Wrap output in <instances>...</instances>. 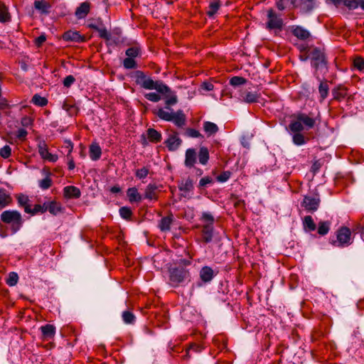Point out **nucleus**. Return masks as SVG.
<instances>
[{"label": "nucleus", "mask_w": 364, "mask_h": 364, "mask_svg": "<svg viewBox=\"0 0 364 364\" xmlns=\"http://www.w3.org/2000/svg\"><path fill=\"white\" fill-rule=\"evenodd\" d=\"M137 83L146 90H156L161 94L165 100V107L159 108L153 112L161 119L166 122H172L178 127H183L186 122V117L183 110L178 109L173 112L171 106L178 103V97L176 92L164 84L161 80L154 81L140 70L136 72Z\"/></svg>", "instance_id": "f257e3e1"}, {"label": "nucleus", "mask_w": 364, "mask_h": 364, "mask_svg": "<svg viewBox=\"0 0 364 364\" xmlns=\"http://www.w3.org/2000/svg\"><path fill=\"white\" fill-rule=\"evenodd\" d=\"M316 124V119L309 115L297 112L292 115V119L289 124L291 132H302L309 130Z\"/></svg>", "instance_id": "f03ea898"}, {"label": "nucleus", "mask_w": 364, "mask_h": 364, "mask_svg": "<svg viewBox=\"0 0 364 364\" xmlns=\"http://www.w3.org/2000/svg\"><path fill=\"white\" fill-rule=\"evenodd\" d=\"M200 220L203 223L201 225V241L207 244L213 240L214 218L210 213L204 212Z\"/></svg>", "instance_id": "7ed1b4c3"}, {"label": "nucleus", "mask_w": 364, "mask_h": 364, "mask_svg": "<svg viewBox=\"0 0 364 364\" xmlns=\"http://www.w3.org/2000/svg\"><path fill=\"white\" fill-rule=\"evenodd\" d=\"M191 280V274L186 268L183 267H177L169 269L170 284L176 287L186 281Z\"/></svg>", "instance_id": "20e7f679"}, {"label": "nucleus", "mask_w": 364, "mask_h": 364, "mask_svg": "<svg viewBox=\"0 0 364 364\" xmlns=\"http://www.w3.org/2000/svg\"><path fill=\"white\" fill-rule=\"evenodd\" d=\"M1 220L4 223L11 224V230L16 233L23 224L21 213L17 210H5L1 214Z\"/></svg>", "instance_id": "39448f33"}, {"label": "nucleus", "mask_w": 364, "mask_h": 364, "mask_svg": "<svg viewBox=\"0 0 364 364\" xmlns=\"http://www.w3.org/2000/svg\"><path fill=\"white\" fill-rule=\"evenodd\" d=\"M311 65L316 71L326 70L327 60L323 50L313 47L309 53Z\"/></svg>", "instance_id": "423d86ee"}, {"label": "nucleus", "mask_w": 364, "mask_h": 364, "mask_svg": "<svg viewBox=\"0 0 364 364\" xmlns=\"http://www.w3.org/2000/svg\"><path fill=\"white\" fill-rule=\"evenodd\" d=\"M332 244L336 247H346L351 244V232L347 227H341L336 232V240Z\"/></svg>", "instance_id": "0eeeda50"}, {"label": "nucleus", "mask_w": 364, "mask_h": 364, "mask_svg": "<svg viewBox=\"0 0 364 364\" xmlns=\"http://www.w3.org/2000/svg\"><path fill=\"white\" fill-rule=\"evenodd\" d=\"M267 29L275 30L278 31H281L282 30L284 26L283 19L279 16H278L272 9H270L267 11Z\"/></svg>", "instance_id": "6e6552de"}, {"label": "nucleus", "mask_w": 364, "mask_h": 364, "mask_svg": "<svg viewBox=\"0 0 364 364\" xmlns=\"http://www.w3.org/2000/svg\"><path fill=\"white\" fill-rule=\"evenodd\" d=\"M161 134L154 128H149L146 130V134L141 136V142L143 145H146L148 142L159 143L161 141Z\"/></svg>", "instance_id": "1a4fd4ad"}, {"label": "nucleus", "mask_w": 364, "mask_h": 364, "mask_svg": "<svg viewBox=\"0 0 364 364\" xmlns=\"http://www.w3.org/2000/svg\"><path fill=\"white\" fill-rule=\"evenodd\" d=\"M193 181L191 178L182 179L178 183V189L181 192V196L184 198H191L194 188Z\"/></svg>", "instance_id": "9d476101"}, {"label": "nucleus", "mask_w": 364, "mask_h": 364, "mask_svg": "<svg viewBox=\"0 0 364 364\" xmlns=\"http://www.w3.org/2000/svg\"><path fill=\"white\" fill-rule=\"evenodd\" d=\"M326 2L333 4L336 7L343 4L350 10L360 7L364 11V0H326Z\"/></svg>", "instance_id": "9b49d317"}, {"label": "nucleus", "mask_w": 364, "mask_h": 364, "mask_svg": "<svg viewBox=\"0 0 364 364\" xmlns=\"http://www.w3.org/2000/svg\"><path fill=\"white\" fill-rule=\"evenodd\" d=\"M320 200L318 198L306 196L301 203L302 207H304L307 211L314 212L318 208Z\"/></svg>", "instance_id": "f8f14e48"}, {"label": "nucleus", "mask_w": 364, "mask_h": 364, "mask_svg": "<svg viewBox=\"0 0 364 364\" xmlns=\"http://www.w3.org/2000/svg\"><path fill=\"white\" fill-rule=\"evenodd\" d=\"M333 100L341 102L348 96V88L343 85H338L332 91Z\"/></svg>", "instance_id": "ddd939ff"}, {"label": "nucleus", "mask_w": 364, "mask_h": 364, "mask_svg": "<svg viewBox=\"0 0 364 364\" xmlns=\"http://www.w3.org/2000/svg\"><path fill=\"white\" fill-rule=\"evenodd\" d=\"M33 7L41 14L48 15L50 12L51 4L46 0H35Z\"/></svg>", "instance_id": "4468645a"}, {"label": "nucleus", "mask_w": 364, "mask_h": 364, "mask_svg": "<svg viewBox=\"0 0 364 364\" xmlns=\"http://www.w3.org/2000/svg\"><path fill=\"white\" fill-rule=\"evenodd\" d=\"M197 152L195 149H188L186 151L184 164L187 168H193L196 163Z\"/></svg>", "instance_id": "2eb2a0df"}, {"label": "nucleus", "mask_w": 364, "mask_h": 364, "mask_svg": "<svg viewBox=\"0 0 364 364\" xmlns=\"http://www.w3.org/2000/svg\"><path fill=\"white\" fill-rule=\"evenodd\" d=\"M91 4L88 1H84L77 7L75 15L78 19L85 18L90 13Z\"/></svg>", "instance_id": "dca6fc26"}, {"label": "nucleus", "mask_w": 364, "mask_h": 364, "mask_svg": "<svg viewBox=\"0 0 364 364\" xmlns=\"http://www.w3.org/2000/svg\"><path fill=\"white\" fill-rule=\"evenodd\" d=\"M215 274L214 270L208 266L202 267L199 272L200 279L205 283L210 282Z\"/></svg>", "instance_id": "f3484780"}, {"label": "nucleus", "mask_w": 364, "mask_h": 364, "mask_svg": "<svg viewBox=\"0 0 364 364\" xmlns=\"http://www.w3.org/2000/svg\"><path fill=\"white\" fill-rule=\"evenodd\" d=\"M63 39L66 41H73V42H84L85 38L84 36H81L77 31H68L65 32L63 35Z\"/></svg>", "instance_id": "a211bd4d"}, {"label": "nucleus", "mask_w": 364, "mask_h": 364, "mask_svg": "<svg viewBox=\"0 0 364 364\" xmlns=\"http://www.w3.org/2000/svg\"><path fill=\"white\" fill-rule=\"evenodd\" d=\"M80 196V190L76 186H68L63 188V196L67 199L79 198Z\"/></svg>", "instance_id": "6ab92c4d"}, {"label": "nucleus", "mask_w": 364, "mask_h": 364, "mask_svg": "<svg viewBox=\"0 0 364 364\" xmlns=\"http://www.w3.org/2000/svg\"><path fill=\"white\" fill-rule=\"evenodd\" d=\"M43 341H49L54 338L55 327L52 324H46L40 328Z\"/></svg>", "instance_id": "aec40b11"}, {"label": "nucleus", "mask_w": 364, "mask_h": 364, "mask_svg": "<svg viewBox=\"0 0 364 364\" xmlns=\"http://www.w3.org/2000/svg\"><path fill=\"white\" fill-rule=\"evenodd\" d=\"M291 31L292 34L300 40H306L311 36L308 30L300 26H293Z\"/></svg>", "instance_id": "412c9836"}, {"label": "nucleus", "mask_w": 364, "mask_h": 364, "mask_svg": "<svg viewBox=\"0 0 364 364\" xmlns=\"http://www.w3.org/2000/svg\"><path fill=\"white\" fill-rule=\"evenodd\" d=\"M182 141L175 133L171 135L165 141V144L169 151L176 150L181 145Z\"/></svg>", "instance_id": "4be33fe9"}, {"label": "nucleus", "mask_w": 364, "mask_h": 364, "mask_svg": "<svg viewBox=\"0 0 364 364\" xmlns=\"http://www.w3.org/2000/svg\"><path fill=\"white\" fill-rule=\"evenodd\" d=\"M173 221V216L170 214L166 217L162 218L158 224L159 228L162 232H167L171 230V225Z\"/></svg>", "instance_id": "5701e85b"}, {"label": "nucleus", "mask_w": 364, "mask_h": 364, "mask_svg": "<svg viewBox=\"0 0 364 364\" xmlns=\"http://www.w3.org/2000/svg\"><path fill=\"white\" fill-rule=\"evenodd\" d=\"M38 153L43 159L49 161L55 162L58 159V156L56 155H53L48 151L46 144L39 145Z\"/></svg>", "instance_id": "b1692460"}, {"label": "nucleus", "mask_w": 364, "mask_h": 364, "mask_svg": "<svg viewBox=\"0 0 364 364\" xmlns=\"http://www.w3.org/2000/svg\"><path fill=\"white\" fill-rule=\"evenodd\" d=\"M203 127L208 137L215 135L219 131L218 125L209 121L204 122Z\"/></svg>", "instance_id": "393cba45"}, {"label": "nucleus", "mask_w": 364, "mask_h": 364, "mask_svg": "<svg viewBox=\"0 0 364 364\" xmlns=\"http://www.w3.org/2000/svg\"><path fill=\"white\" fill-rule=\"evenodd\" d=\"M127 196L130 203H139L141 200L142 197L135 187L129 188L127 191Z\"/></svg>", "instance_id": "a878e982"}, {"label": "nucleus", "mask_w": 364, "mask_h": 364, "mask_svg": "<svg viewBox=\"0 0 364 364\" xmlns=\"http://www.w3.org/2000/svg\"><path fill=\"white\" fill-rule=\"evenodd\" d=\"M157 187L154 184L149 183L145 189L144 191V198L149 200H157Z\"/></svg>", "instance_id": "bb28decb"}, {"label": "nucleus", "mask_w": 364, "mask_h": 364, "mask_svg": "<svg viewBox=\"0 0 364 364\" xmlns=\"http://www.w3.org/2000/svg\"><path fill=\"white\" fill-rule=\"evenodd\" d=\"M294 133L292 136V141L296 146H301L307 143L309 140L308 136H304L301 134V132H292Z\"/></svg>", "instance_id": "cd10ccee"}, {"label": "nucleus", "mask_w": 364, "mask_h": 364, "mask_svg": "<svg viewBox=\"0 0 364 364\" xmlns=\"http://www.w3.org/2000/svg\"><path fill=\"white\" fill-rule=\"evenodd\" d=\"M102 149L97 143H93L90 146V157L92 161H97L100 159Z\"/></svg>", "instance_id": "c85d7f7f"}, {"label": "nucleus", "mask_w": 364, "mask_h": 364, "mask_svg": "<svg viewBox=\"0 0 364 364\" xmlns=\"http://www.w3.org/2000/svg\"><path fill=\"white\" fill-rule=\"evenodd\" d=\"M63 208L60 202L52 200L48 202V212L53 215H57L59 213H63Z\"/></svg>", "instance_id": "c756f323"}, {"label": "nucleus", "mask_w": 364, "mask_h": 364, "mask_svg": "<svg viewBox=\"0 0 364 364\" xmlns=\"http://www.w3.org/2000/svg\"><path fill=\"white\" fill-rule=\"evenodd\" d=\"M197 156H198V161L200 164L205 166L208 164L210 158V154L207 147L201 146L199 149Z\"/></svg>", "instance_id": "7c9ffc66"}, {"label": "nucleus", "mask_w": 364, "mask_h": 364, "mask_svg": "<svg viewBox=\"0 0 364 364\" xmlns=\"http://www.w3.org/2000/svg\"><path fill=\"white\" fill-rule=\"evenodd\" d=\"M18 203L19 206L23 208L24 211L27 213L31 212V204L28 197L23 194H20L17 196Z\"/></svg>", "instance_id": "2f4dec72"}, {"label": "nucleus", "mask_w": 364, "mask_h": 364, "mask_svg": "<svg viewBox=\"0 0 364 364\" xmlns=\"http://www.w3.org/2000/svg\"><path fill=\"white\" fill-rule=\"evenodd\" d=\"M331 225V221H319L317 228L318 234L321 236L327 235L330 230Z\"/></svg>", "instance_id": "473e14b6"}, {"label": "nucleus", "mask_w": 364, "mask_h": 364, "mask_svg": "<svg viewBox=\"0 0 364 364\" xmlns=\"http://www.w3.org/2000/svg\"><path fill=\"white\" fill-rule=\"evenodd\" d=\"M220 0H212L208 7V10L206 11L207 15L209 17H213L217 13L218 9L220 7Z\"/></svg>", "instance_id": "72a5a7b5"}, {"label": "nucleus", "mask_w": 364, "mask_h": 364, "mask_svg": "<svg viewBox=\"0 0 364 364\" xmlns=\"http://www.w3.org/2000/svg\"><path fill=\"white\" fill-rule=\"evenodd\" d=\"M315 6V1L312 0H300V2L296 6L300 8L304 12H309L311 11Z\"/></svg>", "instance_id": "f704fd0d"}, {"label": "nucleus", "mask_w": 364, "mask_h": 364, "mask_svg": "<svg viewBox=\"0 0 364 364\" xmlns=\"http://www.w3.org/2000/svg\"><path fill=\"white\" fill-rule=\"evenodd\" d=\"M304 228L306 231L312 232L316 229V225L310 215L305 216L304 218Z\"/></svg>", "instance_id": "c9c22d12"}, {"label": "nucleus", "mask_w": 364, "mask_h": 364, "mask_svg": "<svg viewBox=\"0 0 364 364\" xmlns=\"http://www.w3.org/2000/svg\"><path fill=\"white\" fill-rule=\"evenodd\" d=\"M11 20V16L6 5L0 2V22L6 23Z\"/></svg>", "instance_id": "e433bc0d"}, {"label": "nucleus", "mask_w": 364, "mask_h": 364, "mask_svg": "<svg viewBox=\"0 0 364 364\" xmlns=\"http://www.w3.org/2000/svg\"><path fill=\"white\" fill-rule=\"evenodd\" d=\"M11 202V196L4 189L0 188V208H3Z\"/></svg>", "instance_id": "4c0bfd02"}, {"label": "nucleus", "mask_w": 364, "mask_h": 364, "mask_svg": "<svg viewBox=\"0 0 364 364\" xmlns=\"http://www.w3.org/2000/svg\"><path fill=\"white\" fill-rule=\"evenodd\" d=\"M141 49L139 46H134L129 48L125 53L129 58H135L141 55Z\"/></svg>", "instance_id": "58836bf2"}, {"label": "nucleus", "mask_w": 364, "mask_h": 364, "mask_svg": "<svg viewBox=\"0 0 364 364\" xmlns=\"http://www.w3.org/2000/svg\"><path fill=\"white\" fill-rule=\"evenodd\" d=\"M122 317L123 321L127 324H133L136 319L134 314L130 311H123Z\"/></svg>", "instance_id": "ea45409f"}, {"label": "nucleus", "mask_w": 364, "mask_h": 364, "mask_svg": "<svg viewBox=\"0 0 364 364\" xmlns=\"http://www.w3.org/2000/svg\"><path fill=\"white\" fill-rule=\"evenodd\" d=\"M328 85L326 82H321L318 87V92L321 97V101L326 98L328 94Z\"/></svg>", "instance_id": "a19ab883"}, {"label": "nucleus", "mask_w": 364, "mask_h": 364, "mask_svg": "<svg viewBox=\"0 0 364 364\" xmlns=\"http://www.w3.org/2000/svg\"><path fill=\"white\" fill-rule=\"evenodd\" d=\"M243 100L247 103H254L258 101L259 95L257 92H247L242 96Z\"/></svg>", "instance_id": "79ce46f5"}, {"label": "nucleus", "mask_w": 364, "mask_h": 364, "mask_svg": "<svg viewBox=\"0 0 364 364\" xmlns=\"http://www.w3.org/2000/svg\"><path fill=\"white\" fill-rule=\"evenodd\" d=\"M145 98L151 102H159L161 99H164V98L163 97L162 95L160 94V93H156V92H149V93H146L144 95Z\"/></svg>", "instance_id": "37998d69"}, {"label": "nucleus", "mask_w": 364, "mask_h": 364, "mask_svg": "<svg viewBox=\"0 0 364 364\" xmlns=\"http://www.w3.org/2000/svg\"><path fill=\"white\" fill-rule=\"evenodd\" d=\"M62 151L66 153V156H71L73 149V144L70 140H65L61 147Z\"/></svg>", "instance_id": "c03bdc74"}, {"label": "nucleus", "mask_w": 364, "mask_h": 364, "mask_svg": "<svg viewBox=\"0 0 364 364\" xmlns=\"http://www.w3.org/2000/svg\"><path fill=\"white\" fill-rule=\"evenodd\" d=\"M96 31L98 32L99 36L106 41H109L112 40V35L107 31L105 27H98Z\"/></svg>", "instance_id": "a18cd8bd"}, {"label": "nucleus", "mask_w": 364, "mask_h": 364, "mask_svg": "<svg viewBox=\"0 0 364 364\" xmlns=\"http://www.w3.org/2000/svg\"><path fill=\"white\" fill-rule=\"evenodd\" d=\"M53 184L51 178L50 177V173H48L47 176L39 181V186L43 189H48Z\"/></svg>", "instance_id": "49530a36"}, {"label": "nucleus", "mask_w": 364, "mask_h": 364, "mask_svg": "<svg viewBox=\"0 0 364 364\" xmlns=\"http://www.w3.org/2000/svg\"><path fill=\"white\" fill-rule=\"evenodd\" d=\"M31 102L38 106L43 107L47 105L48 100L46 98L43 97L38 95H35L31 100Z\"/></svg>", "instance_id": "de8ad7c7"}, {"label": "nucleus", "mask_w": 364, "mask_h": 364, "mask_svg": "<svg viewBox=\"0 0 364 364\" xmlns=\"http://www.w3.org/2000/svg\"><path fill=\"white\" fill-rule=\"evenodd\" d=\"M246 82L247 80L245 77L240 76H235L230 80V84L234 87L244 85L246 83Z\"/></svg>", "instance_id": "09e8293b"}, {"label": "nucleus", "mask_w": 364, "mask_h": 364, "mask_svg": "<svg viewBox=\"0 0 364 364\" xmlns=\"http://www.w3.org/2000/svg\"><path fill=\"white\" fill-rule=\"evenodd\" d=\"M123 66L126 69H134L137 67V64L134 58L127 57L123 60Z\"/></svg>", "instance_id": "8fccbe9b"}, {"label": "nucleus", "mask_w": 364, "mask_h": 364, "mask_svg": "<svg viewBox=\"0 0 364 364\" xmlns=\"http://www.w3.org/2000/svg\"><path fill=\"white\" fill-rule=\"evenodd\" d=\"M18 280V276L17 273L12 272L9 274V277L6 279V284L10 287H13L17 284Z\"/></svg>", "instance_id": "3c124183"}, {"label": "nucleus", "mask_w": 364, "mask_h": 364, "mask_svg": "<svg viewBox=\"0 0 364 364\" xmlns=\"http://www.w3.org/2000/svg\"><path fill=\"white\" fill-rule=\"evenodd\" d=\"M119 214L122 218L129 220L132 215V211L129 208L124 206L119 209Z\"/></svg>", "instance_id": "603ef678"}, {"label": "nucleus", "mask_w": 364, "mask_h": 364, "mask_svg": "<svg viewBox=\"0 0 364 364\" xmlns=\"http://www.w3.org/2000/svg\"><path fill=\"white\" fill-rule=\"evenodd\" d=\"M149 173V168L144 166L141 168L137 169L136 171L135 176L139 179H144L148 176Z\"/></svg>", "instance_id": "864d4df0"}, {"label": "nucleus", "mask_w": 364, "mask_h": 364, "mask_svg": "<svg viewBox=\"0 0 364 364\" xmlns=\"http://www.w3.org/2000/svg\"><path fill=\"white\" fill-rule=\"evenodd\" d=\"M354 67L360 71L364 70V59L361 57H356L353 60Z\"/></svg>", "instance_id": "5fc2aeb1"}, {"label": "nucleus", "mask_w": 364, "mask_h": 364, "mask_svg": "<svg viewBox=\"0 0 364 364\" xmlns=\"http://www.w3.org/2000/svg\"><path fill=\"white\" fill-rule=\"evenodd\" d=\"M186 134L192 138H199L203 137L202 134L196 129L193 128H188L186 130Z\"/></svg>", "instance_id": "6e6d98bb"}, {"label": "nucleus", "mask_w": 364, "mask_h": 364, "mask_svg": "<svg viewBox=\"0 0 364 364\" xmlns=\"http://www.w3.org/2000/svg\"><path fill=\"white\" fill-rule=\"evenodd\" d=\"M11 154V149L9 145L4 146L0 150V156L4 159H8Z\"/></svg>", "instance_id": "4d7b16f0"}, {"label": "nucleus", "mask_w": 364, "mask_h": 364, "mask_svg": "<svg viewBox=\"0 0 364 364\" xmlns=\"http://www.w3.org/2000/svg\"><path fill=\"white\" fill-rule=\"evenodd\" d=\"M231 176V172L229 171H223L220 175L217 176V180L219 182H225L227 181Z\"/></svg>", "instance_id": "13d9d810"}, {"label": "nucleus", "mask_w": 364, "mask_h": 364, "mask_svg": "<svg viewBox=\"0 0 364 364\" xmlns=\"http://www.w3.org/2000/svg\"><path fill=\"white\" fill-rule=\"evenodd\" d=\"M75 81V77L70 75H68L65 79L63 80V85L66 87H70Z\"/></svg>", "instance_id": "bf43d9fd"}, {"label": "nucleus", "mask_w": 364, "mask_h": 364, "mask_svg": "<svg viewBox=\"0 0 364 364\" xmlns=\"http://www.w3.org/2000/svg\"><path fill=\"white\" fill-rule=\"evenodd\" d=\"M27 134H28V132L25 129H19L17 131L16 137L20 141H24L26 139Z\"/></svg>", "instance_id": "052dcab7"}, {"label": "nucleus", "mask_w": 364, "mask_h": 364, "mask_svg": "<svg viewBox=\"0 0 364 364\" xmlns=\"http://www.w3.org/2000/svg\"><path fill=\"white\" fill-rule=\"evenodd\" d=\"M46 41V36L45 34H41L38 38H36L34 41L35 45L40 48L43 43Z\"/></svg>", "instance_id": "680f3d73"}, {"label": "nucleus", "mask_w": 364, "mask_h": 364, "mask_svg": "<svg viewBox=\"0 0 364 364\" xmlns=\"http://www.w3.org/2000/svg\"><path fill=\"white\" fill-rule=\"evenodd\" d=\"M38 213H43V207H41L40 204L35 205L33 208H31V212H28L27 213L34 215Z\"/></svg>", "instance_id": "e2e57ef3"}, {"label": "nucleus", "mask_w": 364, "mask_h": 364, "mask_svg": "<svg viewBox=\"0 0 364 364\" xmlns=\"http://www.w3.org/2000/svg\"><path fill=\"white\" fill-rule=\"evenodd\" d=\"M212 182H213V180L209 176L202 178L199 181V187H205L208 184L211 183Z\"/></svg>", "instance_id": "0e129e2a"}, {"label": "nucleus", "mask_w": 364, "mask_h": 364, "mask_svg": "<svg viewBox=\"0 0 364 364\" xmlns=\"http://www.w3.org/2000/svg\"><path fill=\"white\" fill-rule=\"evenodd\" d=\"M67 157V159H68V169L69 170H73L75 167V161H74V159L73 157V156H66Z\"/></svg>", "instance_id": "69168bd1"}, {"label": "nucleus", "mask_w": 364, "mask_h": 364, "mask_svg": "<svg viewBox=\"0 0 364 364\" xmlns=\"http://www.w3.org/2000/svg\"><path fill=\"white\" fill-rule=\"evenodd\" d=\"M203 346L197 343H191L189 346L190 350H193L196 353H199L203 350Z\"/></svg>", "instance_id": "338daca9"}, {"label": "nucleus", "mask_w": 364, "mask_h": 364, "mask_svg": "<svg viewBox=\"0 0 364 364\" xmlns=\"http://www.w3.org/2000/svg\"><path fill=\"white\" fill-rule=\"evenodd\" d=\"M202 88L205 90H207V91H210V90H213L214 86H213V85L211 82H204L202 84Z\"/></svg>", "instance_id": "774afa93"}]
</instances>
